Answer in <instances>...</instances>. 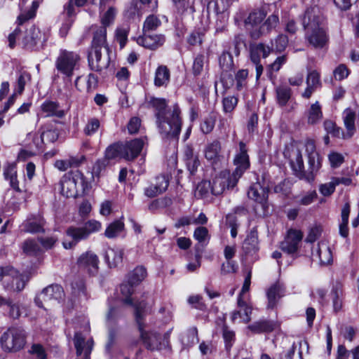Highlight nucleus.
<instances>
[{"mask_svg": "<svg viewBox=\"0 0 359 359\" xmlns=\"http://www.w3.org/2000/svg\"><path fill=\"white\" fill-rule=\"evenodd\" d=\"M330 295L334 312L339 311L343 306L344 297L343 289L340 283H337L333 286Z\"/></svg>", "mask_w": 359, "mask_h": 359, "instance_id": "obj_33", "label": "nucleus"}, {"mask_svg": "<svg viewBox=\"0 0 359 359\" xmlns=\"http://www.w3.org/2000/svg\"><path fill=\"white\" fill-rule=\"evenodd\" d=\"M268 193V189L259 183L252 184L248 191V198L257 203L255 210L259 215H265L267 213Z\"/></svg>", "mask_w": 359, "mask_h": 359, "instance_id": "obj_14", "label": "nucleus"}, {"mask_svg": "<svg viewBox=\"0 0 359 359\" xmlns=\"http://www.w3.org/2000/svg\"><path fill=\"white\" fill-rule=\"evenodd\" d=\"M55 65L58 72L70 79L74 72L80 69L81 56L76 52L61 49Z\"/></svg>", "mask_w": 359, "mask_h": 359, "instance_id": "obj_10", "label": "nucleus"}, {"mask_svg": "<svg viewBox=\"0 0 359 359\" xmlns=\"http://www.w3.org/2000/svg\"><path fill=\"white\" fill-rule=\"evenodd\" d=\"M125 229V224L123 221V217L114 221L107 227L104 231V236L108 238H114L118 237Z\"/></svg>", "mask_w": 359, "mask_h": 359, "instance_id": "obj_34", "label": "nucleus"}, {"mask_svg": "<svg viewBox=\"0 0 359 359\" xmlns=\"http://www.w3.org/2000/svg\"><path fill=\"white\" fill-rule=\"evenodd\" d=\"M243 248L246 253L255 252L258 250V236L255 231H251L243 242Z\"/></svg>", "mask_w": 359, "mask_h": 359, "instance_id": "obj_42", "label": "nucleus"}, {"mask_svg": "<svg viewBox=\"0 0 359 359\" xmlns=\"http://www.w3.org/2000/svg\"><path fill=\"white\" fill-rule=\"evenodd\" d=\"M203 32L194 31L187 37V42L191 46H199L203 43Z\"/></svg>", "mask_w": 359, "mask_h": 359, "instance_id": "obj_63", "label": "nucleus"}, {"mask_svg": "<svg viewBox=\"0 0 359 359\" xmlns=\"http://www.w3.org/2000/svg\"><path fill=\"white\" fill-rule=\"evenodd\" d=\"M234 176L225 170L216 176L211 182V192L217 196L222 194L226 189H233L238 182L233 183Z\"/></svg>", "mask_w": 359, "mask_h": 359, "instance_id": "obj_17", "label": "nucleus"}, {"mask_svg": "<svg viewBox=\"0 0 359 359\" xmlns=\"http://www.w3.org/2000/svg\"><path fill=\"white\" fill-rule=\"evenodd\" d=\"M100 122L96 118H90L83 128V133L87 136H92L100 128Z\"/></svg>", "mask_w": 359, "mask_h": 359, "instance_id": "obj_52", "label": "nucleus"}, {"mask_svg": "<svg viewBox=\"0 0 359 359\" xmlns=\"http://www.w3.org/2000/svg\"><path fill=\"white\" fill-rule=\"evenodd\" d=\"M4 179L9 182L10 187L17 192H21L18 180L17 165L15 163L8 162L4 167Z\"/></svg>", "mask_w": 359, "mask_h": 359, "instance_id": "obj_26", "label": "nucleus"}, {"mask_svg": "<svg viewBox=\"0 0 359 359\" xmlns=\"http://www.w3.org/2000/svg\"><path fill=\"white\" fill-rule=\"evenodd\" d=\"M277 102L280 106H285L291 97V88L285 86H280L276 88Z\"/></svg>", "mask_w": 359, "mask_h": 359, "instance_id": "obj_43", "label": "nucleus"}, {"mask_svg": "<svg viewBox=\"0 0 359 359\" xmlns=\"http://www.w3.org/2000/svg\"><path fill=\"white\" fill-rule=\"evenodd\" d=\"M161 24V20L155 15H149L143 25V32H149L150 31L156 30Z\"/></svg>", "mask_w": 359, "mask_h": 359, "instance_id": "obj_47", "label": "nucleus"}, {"mask_svg": "<svg viewBox=\"0 0 359 359\" xmlns=\"http://www.w3.org/2000/svg\"><path fill=\"white\" fill-rule=\"evenodd\" d=\"M284 294L285 288L283 285L279 283L272 285L266 292L268 299L267 307L271 309L275 308L278 299L283 297Z\"/></svg>", "mask_w": 359, "mask_h": 359, "instance_id": "obj_27", "label": "nucleus"}, {"mask_svg": "<svg viewBox=\"0 0 359 359\" xmlns=\"http://www.w3.org/2000/svg\"><path fill=\"white\" fill-rule=\"evenodd\" d=\"M238 305L240 310H241V321L245 323H248L250 320L252 308L243 300L241 295H239L238 298Z\"/></svg>", "mask_w": 359, "mask_h": 359, "instance_id": "obj_49", "label": "nucleus"}, {"mask_svg": "<svg viewBox=\"0 0 359 359\" xmlns=\"http://www.w3.org/2000/svg\"><path fill=\"white\" fill-rule=\"evenodd\" d=\"M304 147L308 159V170L306 171L304 170L302 154L297 147H293L291 149L290 163L297 177L308 182H312L321 168V158L316 151V144L313 140H307Z\"/></svg>", "mask_w": 359, "mask_h": 359, "instance_id": "obj_2", "label": "nucleus"}, {"mask_svg": "<svg viewBox=\"0 0 359 359\" xmlns=\"http://www.w3.org/2000/svg\"><path fill=\"white\" fill-rule=\"evenodd\" d=\"M121 143H115L109 145L105 151V158L108 160L115 159L116 158H122V149H121Z\"/></svg>", "mask_w": 359, "mask_h": 359, "instance_id": "obj_48", "label": "nucleus"}, {"mask_svg": "<svg viewBox=\"0 0 359 359\" xmlns=\"http://www.w3.org/2000/svg\"><path fill=\"white\" fill-rule=\"evenodd\" d=\"M42 1L43 0H34L32 2V6L29 9L21 12V13L18 18V25L20 26H22V25L25 23L27 20L32 19L35 17L36 10Z\"/></svg>", "mask_w": 359, "mask_h": 359, "instance_id": "obj_39", "label": "nucleus"}, {"mask_svg": "<svg viewBox=\"0 0 359 359\" xmlns=\"http://www.w3.org/2000/svg\"><path fill=\"white\" fill-rule=\"evenodd\" d=\"M181 341L184 347H189L198 341L196 327L189 329L181 337Z\"/></svg>", "mask_w": 359, "mask_h": 359, "instance_id": "obj_44", "label": "nucleus"}, {"mask_svg": "<svg viewBox=\"0 0 359 359\" xmlns=\"http://www.w3.org/2000/svg\"><path fill=\"white\" fill-rule=\"evenodd\" d=\"M147 314V304L142 302L135 304V320L138 325L141 339L146 348L151 351L171 350L170 345V330L163 337L155 331L144 330V318Z\"/></svg>", "mask_w": 359, "mask_h": 359, "instance_id": "obj_6", "label": "nucleus"}, {"mask_svg": "<svg viewBox=\"0 0 359 359\" xmlns=\"http://www.w3.org/2000/svg\"><path fill=\"white\" fill-rule=\"evenodd\" d=\"M123 250L122 249L109 248L106 251L105 259L109 267H116L122 262Z\"/></svg>", "mask_w": 359, "mask_h": 359, "instance_id": "obj_36", "label": "nucleus"}, {"mask_svg": "<svg viewBox=\"0 0 359 359\" xmlns=\"http://www.w3.org/2000/svg\"><path fill=\"white\" fill-rule=\"evenodd\" d=\"M123 316V309L120 306H109L108 312L106 315V322L109 328L108 341L106 344V349L110 351L116 338V332L114 327L118 320Z\"/></svg>", "mask_w": 359, "mask_h": 359, "instance_id": "obj_16", "label": "nucleus"}, {"mask_svg": "<svg viewBox=\"0 0 359 359\" xmlns=\"http://www.w3.org/2000/svg\"><path fill=\"white\" fill-rule=\"evenodd\" d=\"M74 344L76 350V355L79 359H90L93 347V341L91 339L85 340L80 332H76Z\"/></svg>", "mask_w": 359, "mask_h": 359, "instance_id": "obj_22", "label": "nucleus"}, {"mask_svg": "<svg viewBox=\"0 0 359 359\" xmlns=\"http://www.w3.org/2000/svg\"><path fill=\"white\" fill-rule=\"evenodd\" d=\"M89 187L90 184L79 170L68 173L61 181V192L67 198H76L84 194Z\"/></svg>", "mask_w": 359, "mask_h": 359, "instance_id": "obj_8", "label": "nucleus"}, {"mask_svg": "<svg viewBox=\"0 0 359 359\" xmlns=\"http://www.w3.org/2000/svg\"><path fill=\"white\" fill-rule=\"evenodd\" d=\"M250 50L251 61L257 63L260 62L261 57L265 58L269 55L271 48L263 43H257L251 45Z\"/></svg>", "mask_w": 359, "mask_h": 359, "instance_id": "obj_32", "label": "nucleus"}, {"mask_svg": "<svg viewBox=\"0 0 359 359\" xmlns=\"http://www.w3.org/2000/svg\"><path fill=\"white\" fill-rule=\"evenodd\" d=\"M350 214V205L346 203L341 210V222L339 225V233L343 237H346L348 234V224Z\"/></svg>", "mask_w": 359, "mask_h": 359, "instance_id": "obj_45", "label": "nucleus"}, {"mask_svg": "<svg viewBox=\"0 0 359 359\" xmlns=\"http://www.w3.org/2000/svg\"><path fill=\"white\" fill-rule=\"evenodd\" d=\"M149 104L155 110L156 126L162 137H177L182 127L179 106L175 104L168 108L165 99L155 97L150 100Z\"/></svg>", "mask_w": 359, "mask_h": 359, "instance_id": "obj_1", "label": "nucleus"}, {"mask_svg": "<svg viewBox=\"0 0 359 359\" xmlns=\"http://www.w3.org/2000/svg\"><path fill=\"white\" fill-rule=\"evenodd\" d=\"M306 85L316 88L321 86L320 74L317 71L312 70L309 72L306 78Z\"/></svg>", "mask_w": 359, "mask_h": 359, "instance_id": "obj_59", "label": "nucleus"}, {"mask_svg": "<svg viewBox=\"0 0 359 359\" xmlns=\"http://www.w3.org/2000/svg\"><path fill=\"white\" fill-rule=\"evenodd\" d=\"M58 138V133L54 130H48L43 132L40 137H37L38 140H41V142H54Z\"/></svg>", "mask_w": 359, "mask_h": 359, "instance_id": "obj_62", "label": "nucleus"}, {"mask_svg": "<svg viewBox=\"0 0 359 359\" xmlns=\"http://www.w3.org/2000/svg\"><path fill=\"white\" fill-rule=\"evenodd\" d=\"M280 325L278 322L269 320H260L248 326V329L255 333L271 332L278 329Z\"/></svg>", "mask_w": 359, "mask_h": 359, "instance_id": "obj_28", "label": "nucleus"}, {"mask_svg": "<svg viewBox=\"0 0 359 359\" xmlns=\"http://www.w3.org/2000/svg\"><path fill=\"white\" fill-rule=\"evenodd\" d=\"M205 57L203 54L198 55L194 61L192 69L194 75L197 76L201 74L203 70Z\"/></svg>", "mask_w": 359, "mask_h": 359, "instance_id": "obj_60", "label": "nucleus"}, {"mask_svg": "<svg viewBox=\"0 0 359 359\" xmlns=\"http://www.w3.org/2000/svg\"><path fill=\"white\" fill-rule=\"evenodd\" d=\"M101 228L102 224L95 219L88 220L82 226H69L66 230V236L71 240H65L62 245L65 249H72L81 241L88 239L91 233L99 231Z\"/></svg>", "mask_w": 359, "mask_h": 359, "instance_id": "obj_7", "label": "nucleus"}, {"mask_svg": "<svg viewBox=\"0 0 359 359\" xmlns=\"http://www.w3.org/2000/svg\"><path fill=\"white\" fill-rule=\"evenodd\" d=\"M133 285H130V283L121 284L120 286V291L121 294L120 299L124 304L132 306L135 309V304L137 303L143 302L147 304V302L145 299H136L134 301L133 299L131 298V295L134 291Z\"/></svg>", "mask_w": 359, "mask_h": 359, "instance_id": "obj_29", "label": "nucleus"}, {"mask_svg": "<svg viewBox=\"0 0 359 359\" xmlns=\"http://www.w3.org/2000/svg\"><path fill=\"white\" fill-rule=\"evenodd\" d=\"M41 33L34 25H32L22 33L20 27L16 28L8 36V46L13 48L16 39L21 40L22 46L27 50H33L37 48V45L41 41Z\"/></svg>", "mask_w": 359, "mask_h": 359, "instance_id": "obj_9", "label": "nucleus"}, {"mask_svg": "<svg viewBox=\"0 0 359 359\" xmlns=\"http://www.w3.org/2000/svg\"><path fill=\"white\" fill-rule=\"evenodd\" d=\"M22 249L28 255H36L40 252L41 247L36 240L28 238L23 242Z\"/></svg>", "mask_w": 359, "mask_h": 359, "instance_id": "obj_46", "label": "nucleus"}, {"mask_svg": "<svg viewBox=\"0 0 359 359\" xmlns=\"http://www.w3.org/2000/svg\"><path fill=\"white\" fill-rule=\"evenodd\" d=\"M26 343V334L24 330L19 327H11L4 332L0 338V344L5 352H17Z\"/></svg>", "mask_w": 359, "mask_h": 359, "instance_id": "obj_12", "label": "nucleus"}, {"mask_svg": "<svg viewBox=\"0 0 359 359\" xmlns=\"http://www.w3.org/2000/svg\"><path fill=\"white\" fill-rule=\"evenodd\" d=\"M303 233L299 230L290 229L285 240L280 243L281 250L289 254L294 255L298 252Z\"/></svg>", "mask_w": 359, "mask_h": 359, "instance_id": "obj_19", "label": "nucleus"}, {"mask_svg": "<svg viewBox=\"0 0 359 359\" xmlns=\"http://www.w3.org/2000/svg\"><path fill=\"white\" fill-rule=\"evenodd\" d=\"M194 238L199 243H204L209 239V233L206 227L199 226L194 232Z\"/></svg>", "mask_w": 359, "mask_h": 359, "instance_id": "obj_64", "label": "nucleus"}, {"mask_svg": "<svg viewBox=\"0 0 359 359\" xmlns=\"http://www.w3.org/2000/svg\"><path fill=\"white\" fill-rule=\"evenodd\" d=\"M238 145L239 149L236 151L233 161V165L236 166L234 171L231 173L234 176L233 184L238 182V180L250 166L246 144L243 142H240Z\"/></svg>", "mask_w": 359, "mask_h": 359, "instance_id": "obj_15", "label": "nucleus"}, {"mask_svg": "<svg viewBox=\"0 0 359 359\" xmlns=\"http://www.w3.org/2000/svg\"><path fill=\"white\" fill-rule=\"evenodd\" d=\"M61 15L64 18V22L60 29V35L62 37H65L75 20L76 15L69 16L68 15H63V12L61 13Z\"/></svg>", "mask_w": 359, "mask_h": 359, "instance_id": "obj_55", "label": "nucleus"}, {"mask_svg": "<svg viewBox=\"0 0 359 359\" xmlns=\"http://www.w3.org/2000/svg\"><path fill=\"white\" fill-rule=\"evenodd\" d=\"M268 6L261 5L249 12L244 22L252 39H258L262 36L269 33L278 25L279 18L276 14L269 15L264 21L268 14Z\"/></svg>", "mask_w": 359, "mask_h": 359, "instance_id": "obj_4", "label": "nucleus"}, {"mask_svg": "<svg viewBox=\"0 0 359 359\" xmlns=\"http://www.w3.org/2000/svg\"><path fill=\"white\" fill-rule=\"evenodd\" d=\"M221 143L219 140H214L208 144L204 151L205 158L212 163H217L221 157Z\"/></svg>", "mask_w": 359, "mask_h": 359, "instance_id": "obj_31", "label": "nucleus"}, {"mask_svg": "<svg viewBox=\"0 0 359 359\" xmlns=\"http://www.w3.org/2000/svg\"><path fill=\"white\" fill-rule=\"evenodd\" d=\"M248 76L247 69H241L235 74L236 88L238 90H241L246 86Z\"/></svg>", "mask_w": 359, "mask_h": 359, "instance_id": "obj_54", "label": "nucleus"}, {"mask_svg": "<svg viewBox=\"0 0 359 359\" xmlns=\"http://www.w3.org/2000/svg\"><path fill=\"white\" fill-rule=\"evenodd\" d=\"M287 43V37L285 35L280 34L277 36L274 43H272V48H271V50H275L277 52H282L285 49Z\"/></svg>", "mask_w": 359, "mask_h": 359, "instance_id": "obj_56", "label": "nucleus"}, {"mask_svg": "<svg viewBox=\"0 0 359 359\" xmlns=\"http://www.w3.org/2000/svg\"><path fill=\"white\" fill-rule=\"evenodd\" d=\"M157 6V2L153 0L133 1L128 10L129 16L137 15L140 17L146 10H153Z\"/></svg>", "mask_w": 359, "mask_h": 359, "instance_id": "obj_25", "label": "nucleus"}, {"mask_svg": "<svg viewBox=\"0 0 359 359\" xmlns=\"http://www.w3.org/2000/svg\"><path fill=\"white\" fill-rule=\"evenodd\" d=\"M3 285L6 290L21 291L25 285L24 277L13 267L7 266L3 281Z\"/></svg>", "mask_w": 359, "mask_h": 359, "instance_id": "obj_18", "label": "nucleus"}, {"mask_svg": "<svg viewBox=\"0 0 359 359\" xmlns=\"http://www.w3.org/2000/svg\"><path fill=\"white\" fill-rule=\"evenodd\" d=\"M306 30V36L311 45L315 48H323L328 41L325 19L318 7L308 8L302 19Z\"/></svg>", "mask_w": 359, "mask_h": 359, "instance_id": "obj_5", "label": "nucleus"}, {"mask_svg": "<svg viewBox=\"0 0 359 359\" xmlns=\"http://www.w3.org/2000/svg\"><path fill=\"white\" fill-rule=\"evenodd\" d=\"M46 224V222L41 215H31L22 223L21 231L32 234L43 233Z\"/></svg>", "mask_w": 359, "mask_h": 359, "instance_id": "obj_20", "label": "nucleus"}, {"mask_svg": "<svg viewBox=\"0 0 359 359\" xmlns=\"http://www.w3.org/2000/svg\"><path fill=\"white\" fill-rule=\"evenodd\" d=\"M219 62L222 71L231 70L233 65V57L229 52H223Z\"/></svg>", "mask_w": 359, "mask_h": 359, "instance_id": "obj_53", "label": "nucleus"}, {"mask_svg": "<svg viewBox=\"0 0 359 359\" xmlns=\"http://www.w3.org/2000/svg\"><path fill=\"white\" fill-rule=\"evenodd\" d=\"M147 270L144 266H137L128 274V281L130 285H138L147 277Z\"/></svg>", "mask_w": 359, "mask_h": 359, "instance_id": "obj_41", "label": "nucleus"}, {"mask_svg": "<svg viewBox=\"0 0 359 359\" xmlns=\"http://www.w3.org/2000/svg\"><path fill=\"white\" fill-rule=\"evenodd\" d=\"M129 33L128 27H120L116 30V39L120 45V48H123L128 41V36Z\"/></svg>", "mask_w": 359, "mask_h": 359, "instance_id": "obj_57", "label": "nucleus"}, {"mask_svg": "<svg viewBox=\"0 0 359 359\" xmlns=\"http://www.w3.org/2000/svg\"><path fill=\"white\" fill-rule=\"evenodd\" d=\"M312 256L318 258L322 264H328L332 260V255L330 248L325 243H319L312 250Z\"/></svg>", "mask_w": 359, "mask_h": 359, "instance_id": "obj_30", "label": "nucleus"}, {"mask_svg": "<svg viewBox=\"0 0 359 359\" xmlns=\"http://www.w3.org/2000/svg\"><path fill=\"white\" fill-rule=\"evenodd\" d=\"M170 80V71L166 66H159L155 74L154 84L158 87L166 86Z\"/></svg>", "mask_w": 359, "mask_h": 359, "instance_id": "obj_38", "label": "nucleus"}, {"mask_svg": "<svg viewBox=\"0 0 359 359\" xmlns=\"http://www.w3.org/2000/svg\"><path fill=\"white\" fill-rule=\"evenodd\" d=\"M144 146V141L141 139H135L121 143L122 158L126 161H133L140 154Z\"/></svg>", "mask_w": 359, "mask_h": 359, "instance_id": "obj_21", "label": "nucleus"}, {"mask_svg": "<svg viewBox=\"0 0 359 359\" xmlns=\"http://www.w3.org/2000/svg\"><path fill=\"white\" fill-rule=\"evenodd\" d=\"M143 32L142 36L137 38V43L148 49L155 50L161 46L165 42V37L162 34H149Z\"/></svg>", "mask_w": 359, "mask_h": 359, "instance_id": "obj_24", "label": "nucleus"}, {"mask_svg": "<svg viewBox=\"0 0 359 359\" xmlns=\"http://www.w3.org/2000/svg\"><path fill=\"white\" fill-rule=\"evenodd\" d=\"M88 0H69L64 5L63 15L69 16L76 15L79 11V8L83 6Z\"/></svg>", "mask_w": 359, "mask_h": 359, "instance_id": "obj_40", "label": "nucleus"}, {"mask_svg": "<svg viewBox=\"0 0 359 359\" xmlns=\"http://www.w3.org/2000/svg\"><path fill=\"white\" fill-rule=\"evenodd\" d=\"M64 296L62 287L59 285H51L43 290L41 294L36 297L34 302L36 304L45 310L55 302H59Z\"/></svg>", "mask_w": 359, "mask_h": 359, "instance_id": "obj_13", "label": "nucleus"}, {"mask_svg": "<svg viewBox=\"0 0 359 359\" xmlns=\"http://www.w3.org/2000/svg\"><path fill=\"white\" fill-rule=\"evenodd\" d=\"M235 75L231 70L222 71L221 74V82L226 89L230 88L234 83Z\"/></svg>", "mask_w": 359, "mask_h": 359, "instance_id": "obj_61", "label": "nucleus"}, {"mask_svg": "<svg viewBox=\"0 0 359 359\" xmlns=\"http://www.w3.org/2000/svg\"><path fill=\"white\" fill-rule=\"evenodd\" d=\"M238 104V98L235 96L225 97L222 100L223 110L225 113H231Z\"/></svg>", "mask_w": 359, "mask_h": 359, "instance_id": "obj_58", "label": "nucleus"}, {"mask_svg": "<svg viewBox=\"0 0 359 359\" xmlns=\"http://www.w3.org/2000/svg\"><path fill=\"white\" fill-rule=\"evenodd\" d=\"M307 123L311 125L317 124L323 118V112L319 102L312 104L306 112Z\"/></svg>", "mask_w": 359, "mask_h": 359, "instance_id": "obj_35", "label": "nucleus"}, {"mask_svg": "<svg viewBox=\"0 0 359 359\" xmlns=\"http://www.w3.org/2000/svg\"><path fill=\"white\" fill-rule=\"evenodd\" d=\"M31 80V74L26 71L19 72L17 79L16 93L22 94L26 83Z\"/></svg>", "mask_w": 359, "mask_h": 359, "instance_id": "obj_50", "label": "nucleus"}, {"mask_svg": "<svg viewBox=\"0 0 359 359\" xmlns=\"http://www.w3.org/2000/svg\"><path fill=\"white\" fill-rule=\"evenodd\" d=\"M77 264L81 269L86 271L90 275H95L98 271L99 259L92 252L82 254L78 259Z\"/></svg>", "mask_w": 359, "mask_h": 359, "instance_id": "obj_23", "label": "nucleus"}, {"mask_svg": "<svg viewBox=\"0 0 359 359\" xmlns=\"http://www.w3.org/2000/svg\"><path fill=\"white\" fill-rule=\"evenodd\" d=\"M88 60L90 69L100 72L107 69L111 61V51L107 43V30L104 27H95Z\"/></svg>", "mask_w": 359, "mask_h": 359, "instance_id": "obj_3", "label": "nucleus"}, {"mask_svg": "<svg viewBox=\"0 0 359 359\" xmlns=\"http://www.w3.org/2000/svg\"><path fill=\"white\" fill-rule=\"evenodd\" d=\"M222 335L225 342L226 350L227 352H229L235 341V332L230 330L226 325H224Z\"/></svg>", "mask_w": 359, "mask_h": 359, "instance_id": "obj_51", "label": "nucleus"}, {"mask_svg": "<svg viewBox=\"0 0 359 359\" xmlns=\"http://www.w3.org/2000/svg\"><path fill=\"white\" fill-rule=\"evenodd\" d=\"M41 109L46 113V116H56L62 118L65 116V111L60 109L57 102L53 101H46L41 105Z\"/></svg>", "mask_w": 359, "mask_h": 359, "instance_id": "obj_37", "label": "nucleus"}, {"mask_svg": "<svg viewBox=\"0 0 359 359\" xmlns=\"http://www.w3.org/2000/svg\"><path fill=\"white\" fill-rule=\"evenodd\" d=\"M355 112L353 109L347 108L343 112V120L346 130V132H344L341 128L337 127L335 123L330 120L325 121L323 124L325 130L327 133L334 137L350 139L353 137L356 130L355 126Z\"/></svg>", "mask_w": 359, "mask_h": 359, "instance_id": "obj_11", "label": "nucleus"}]
</instances>
